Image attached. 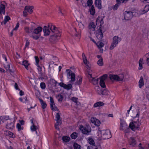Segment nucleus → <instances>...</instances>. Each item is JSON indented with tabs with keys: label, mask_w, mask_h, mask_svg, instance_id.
Returning a JSON list of instances; mask_svg holds the SVG:
<instances>
[{
	"label": "nucleus",
	"mask_w": 149,
	"mask_h": 149,
	"mask_svg": "<svg viewBox=\"0 0 149 149\" xmlns=\"http://www.w3.org/2000/svg\"><path fill=\"white\" fill-rule=\"evenodd\" d=\"M140 113L139 109H138L136 110V112H135L134 114L132 116L134 118V119L136 118H138V121H133L130 124V127L133 131H135L136 130L138 129L140 126V124L138 121V118Z\"/></svg>",
	"instance_id": "nucleus-1"
},
{
	"label": "nucleus",
	"mask_w": 149,
	"mask_h": 149,
	"mask_svg": "<svg viewBox=\"0 0 149 149\" xmlns=\"http://www.w3.org/2000/svg\"><path fill=\"white\" fill-rule=\"evenodd\" d=\"M91 72V71L90 70H88V78H92V81H94L95 82H96L95 83H97V81H98L99 80L100 84H105V81L107 79L108 77L107 74H104L98 79H96L92 77Z\"/></svg>",
	"instance_id": "nucleus-2"
},
{
	"label": "nucleus",
	"mask_w": 149,
	"mask_h": 149,
	"mask_svg": "<svg viewBox=\"0 0 149 149\" xmlns=\"http://www.w3.org/2000/svg\"><path fill=\"white\" fill-rule=\"evenodd\" d=\"M57 29L54 25H52V23L49 24L48 26H44L43 29L44 35L45 36H49L51 32L52 33Z\"/></svg>",
	"instance_id": "nucleus-3"
},
{
	"label": "nucleus",
	"mask_w": 149,
	"mask_h": 149,
	"mask_svg": "<svg viewBox=\"0 0 149 149\" xmlns=\"http://www.w3.org/2000/svg\"><path fill=\"white\" fill-rule=\"evenodd\" d=\"M49 38V40L54 43L57 42L61 35L60 31L57 29L52 33Z\"/></svg>",
	"instance_id": "nucleus-4"
},
{
	"label": "nucleus",
	"mask_w": 149,
	"mask_h": 149,
	"mask_svg": "<svg viewBox=\"0 0 149 149\" xmlns=\"http://www.w3.org/2000/svg\"><path fill=\"white\" fill-rule=\"evenodd\" d=\"M106 87L105 84H99V86H96L95 88L97 93L100 95H104L108 94L109 92L103 89V88Z\"/></svg>",
	"instance_id": "nucleus-5"
},
{
	"label": "nucleus",
	"mask_w": 149,
	"mask_h": 149,
	"mask_svg": "<svg viewBox=\"0 0 149 149\" xmlns=\"http://www.w3.org/2000/svg\"><path fill=\"white\" fill-rule=\"evenodd\" d=\"M42 30V28L40 26H38L36 28L33 26L32 34H34L37 35H32L31 36V37L36 40L38 39L40 36V33Z\"/></svg>",
	"instance_id": "nucleus-6"
},
{
	"label": "nucleus",
	"mask_w": 149,
	"mask_h": 149,
	"mask_svg": "<svg viewBox=\"0 0 149 149\" xmlns=\"http://www.w3.org/2000/svg\"><path fill=\"white\" fill-rule=\"evenodd\" d=\"M97 133L98 134H100L102 138L104 139H109L111 137V132L109 130H99Z\"/></svg>",
	"instance_id": "nucleus-7"
},
{
	"label": "nucleus",
	"mask_w": 149,
	"mask_h": 149,
	"mask_svg": "<svg viewBox=\"0 0 149 149\" xmlns=\"http://www.w3.org/2000/svg\"><path fill=\"white\" fill-rule=\"evenodd\" d=\"M124 76L123 74L119 75L110 74L109 75V78L111 80L118 81H124L125 79L124 78Z\"/></svg>",
	"instance_id": "nucleus-8"
},
{
	"label": "nucleus",
	"mask_w": 149,
	"mask_h": 149,
	"mask_svg": "<svg viewBox=\"0 0 149 149\" xmlns=\"http://www.w3.org/2000/svg\"><path fill=\"white\" fill-rule=\"evenodd\" d=\"M124 15L125 19L129 20L131 19L133 16H136L138 15V13L135 11H126L124 13Z\"/></svg>",
	"instance_id": "nucleus-9"
},
{
	"label": "nucleus",
	"mask_w": 149,
	"mask_h": 149,
	"mask_svg": "<svg viewBox=\"0 0 149 149\" xmlns=\"http://www.w3.org/2000/svg\"><path fill=\"white\" fill-rule=\"evenodd\" d=\"M121 40V38H119L118 36H114L113 38L112 42L109 48L110 49H113L118 45L119 42H120Z\"/></svg>",
	"instance_id": "nucleus-10"
},
{
	"label": "nucleus",
	"mask_w": 149,
	"mask_h": 149,
	"mask_svg": "<svg viewBox=\"0 0 149 149\" xmlns=\"http://www.w3.org/2000/svg\"><path fill=\"white\" fill-rule=\"evenodd\" d=\"M66 72L67 73V77L69 79H70L69 82L71 83L74 81L75 80V74L69 69H67Z\"/></svg>",
	"instance_id": "nucleus-11"
},
{
	"label": "nucleus",
	"mask_w": 149,
	"mask_h": 149,
	"mask_svg": "<svg viewBox=\"0 0 149 149\" xmlns=\"http://www.w3.org/2000/svg\"><path fill=\"white\" fill-rule=\"evenodd\" d=\"M79 128L82 133L84 134H87L91 131V128L89 126L84 127L82 125H80Z\"/></svg>",
	"instance_id": "nucleus-12"
},
{
	"label": "nucleus",
	"mask_w": 149,
	"mask_h": 149,
	"mask_svg": "<svg viewBox=\"0 0 149 149\" xmlns=\"http://www.w3.org/2000/svg\"><path fill=\"white\" fill-rule=\"evenodd\" d=\"M34 119L33 118L31 119L30 120V122L32 123V125L31 127V130L32 132H36V134L37 133L36 130L38 129V128L36 125L37 123L35 121H33Z\"/></svg>",
	"instance_id": "nucleus-13"
},
{
	"label": "nucleus",
	"mask_w": 149,
	"mask_h": 149,
	"mask_svg": "<svg viewBox=\"0 0 149 149\" xmlns=\"http://www.w3.org/2000/svg\"><path fill=\"white\" fill-rule=\"evenodd\" d=\"M128 126L124 120H120V130L125 131L128 128Z\"/></svg>",
	"instance_id": "nucleus-14"
},
{
	"label": "nucleus",
	"mask_w": 149,
	"mask_h": 149,
	"mask_svg": "<svg viewBox=\"0 0 149 149\" xmlns=\"http://www.w3.org/2000/svg\"><path fill=\"white\" fill-rule=\"evenodd\" d=\"M91 121L95 126L97 127L99 126L101 124L100 121L95 118H91Z\"/></svg>",
	"instance_id": "nucleus-15"
},
{
	"label": "nucleus",
	"mask_w": 149,
	"mask_h": 149,
	"mask_svg": "<svg viewBox=\"0 0 149 149\" xmlns=\"http://www.w3.org/2000/svg\"><path fill=\"white\" fill-rule=\"evenodd\" d=\"M6 127L8 129H13L14 127V123L13 121L11 120L8 121Z\"/></svg>",
	"instance_id": "nucleus-16"
},
{
	"label": "nucleus",
	"mask_w": 149,
	"mask_h": 149,
	"mask_svg": "<svg viewBox=\"0 0 149 149\" xmlns=\"http://www.w3.org/2000/svg\"><path fill=\"white\" fill-rule=\"evenodd\" d=\"M96 36L97 38L99 39H101L103 37V34L102 32L100 27L97 31Z\"/></svg>",
	"instance_id": "nucleus-17"
},
{
	"label": "nucleus",
	"mask_w": 149,
	"mask_h": 149,
	"mask_svg": "<svg viewBox=\"0 0 149 149\" xmlns=\"http://www.w3.org/2000/svg\"><path fill=\"white\" fill-rule=\"evenodd\" d=\"M5 7L4 5L0 2V17L1 18H2L1 14L3 13L4 14H5Z\"/></svg>",
	"instance_id": "nucleus-18"
},
{
	"label": "nucleus",
	"mask_w": 149,
	"mask_h": 149,
	"mask_svg": "<svg viewBox=\"0 0 149 149\" xmlns=\"http://www.w3.org/2000/svg\"><path fill=\"white\" fill-rule=\"evenodd\" d=\"M136 141L134 138L133 137L130 138L129 140V143L132 147H134L136 144Z\"/></svg>",
	"instance_id": "nucleus-19"
},
{
	"label": "nucleus",
	"mask_w": 149,
	"mask_h": 149,
	"mask_svg": "<svg viewBox=\"0 0 149 149\" xmlns=\"http://www.w3.org/2000/svg\"><path fill=\"white\" fill-rule=\"evenodd\" d=\"M95 27V25L94 23L93 22H91L88 26L89 31L91 32V31H92L94 33Z\"/></svg>",
	"instance_id": "nucleus-20"
},
{
	"label": "nucleus",
	"mask_w": 149,
	"mask_h": 149,
	"mask_svg": "<svg viewBox=\"0 0 149 149\" xmlns=\"http://www.w3.org/2000/svg\"><path fill=\"white\" fill-rule=\"evenodd\" d=\"M96 23L97 24L101 26L104 24L103 19L102 17H98L96 20Z\"/></svg>",
	"instance_id": "nucleus-21"
},
{
	"label": "nucleus",
	"mask_w": 149,
	"mask_h": 149,
	"mask_svg": "<svg viewBox=\"0 0 149 149\" xmlns=\"http://www.w3.org/2000/svg\"><path fill=\"white\" fill-rule=\"evenodd\" d=\"M59 85L67 90H69L72 88V84H59Z\"/></svg>",
	"instance_id": "nucleus-22"
},
{
	"label": "nucleus",
	"mask_w": 149,
	"mask_h": 149,
	"mask_svg": "<svg viewBox=\"0 0 149 149\" xmlns=\"http://www.w3.org/2000/svg\"><path fill=\"white\" fill-rule=\"evenodd\" d=\"M4 134L6 136H9L10 137L14 138L15 137V136L13 134L9 131H6L4 132Z\"/></svg>",
	"instance_id": "nucleus-23"
},
{
	"label": "nucleus",
	"mask_w": 149,
	"mask_h": 149,
	"mask_svg": "<svg viewBox=\"0 0 149 149\" xmlns=\"http://www.w3.org/2000/svg\"><path fill=\"white\" fill-rule=\"evenodd\" d=\"M95 4L96 7L100 9L102 7L101 1V0H95Z\"/></svg>",
	"instance_id": "nucleus-24"
},
{
	"label": "nucleus",
	"mask_w": 149,
	"mask_h": 149,
	"mask_svg": "<svg viewBox=\"0 0 149 149\" xmlns=\"http://www.w3.org/2000/svg\"><path fill=\"white\" fill-rule=\"evenodd\" d=\"M33 29V26H32L30 28H29V27H26L24 28V30L25 31L28 33H32V31Z\"/></svg>",
	"instance_id": "nucleus-25"
},
{
	"label": "nucleus",
	"mask_w": 149,
	"mask_h": 149,
	"mask_svg": "<svg viewBox=\"0 0 149 149\" xmlns=\"http://www.w3.org/2000/svg\"><path fill=\"white\" fill-rule=\"evenodd\" d=\"M33 7L32 6H26L25 7V10H26L28 13H31L33 12L32 9Z\"/></svg>",
	"instance_id": "nucleus-26"
},
{
	"label": "nucleus",
	"mask_w": 149,
	"mask_h": 149,
	"mask_svg": "<svg viewBox=\"0 0 149 149\" xmlns=\"http://www.w3.org/2000/svg\"><path fill=\"white\" fill-rule=\"evenodd\" d=\"M82 58L84 63L86 65H88V62L87 61L86 57L84 53L82 54Z\"/></svg>",
	"instance_id": "nucleus-27"
},
{
	"label": "nucleus",
	"mask_w": 149,
	"mask_h": 149,
	"mask_svg": "<svg viewBox=\"0 0 149 149\" xmlns=\"http://www.w3.org/2000/svg\"><path fill=\"white\" fill-rule=\"evenodd\" d=\"M39 100L40 101V103L41 104L42 108L43 109H44L46 108L47 106V104L41 98H39Z\"/></svg>",
	"instance_id": "nucleus-28"
},
{
	"label": "nucleus",
	"mask_w": 149,
	"mask_h": 149,
	"mask_svg": "<svg viewBox=\"0 0 149 149\" xmlns=\"http://www.w3.org/2000/svg\"><path fill=\"white\" fill-rule=\"evenodd\" d=\"M104 105V103L102 102H98L95 103L93 105L94 107H97Z\"/></svg>",
	"instance_id": "nucleus-29"
},
{
	"label": "nucleus",
	"mask_w": 149,
	"mask_h": 149,
	"mask_svg": "<svg viewBox=\"0 0 149 149\" xmlns=\"http://www.w3.org/2000/svg\"><path fill=\"white\" fill-rule=\"evenodd\" d=\"M89 10L91 15H94L95 14V10L94 7L93 5H92L91 7L89 8Z\"/></svg>",
	"instance_id": "nucleus-30"
},
{
	"label": "nucleus",
	"mask_w": 149,
	"mask_h": 149,
	"mask_svg": "<svg viewBox=\"0 0 149 149\" xmlns=\"http://www.w3.org/2000/svg\"><path fill=\"white\" fill-rule=\"evenodd\" d=\"M9 119V117L7 116H2L0 117V120L3 122H4L6 120Z\"/></svg>",
	"instance_id": "nucleus-31"
},
{
	"label": "nucleus",
	"mask_w": 149,
	"mask_h": 149,
	"mask_svg": "<svg viewBox=\"0 0 149 149\" xmlns=\"http://www.w3.org/2000/svg\"><path fill=\"white\" fill-rule=\"evenodd\" d=\"M62 140L65 142H68L70 140V138L69 136H63L62 137Z\"/></svg>",
	"instance_id": "nucleus-32"
},
{
	"label": "nucleus",
	"mask_w": 149,
	"mask_h": 149,
	"mask_svg": "<svg viewBox=\"0 0 149 149\" xmlns=\"http://www.w3.org/2000/svg\"><path fill=\"white\" fill-rule=\"evenodd\" d=\"M143 58H140L139 61V70H141L143 68L142 64H143Z\"/></svg>",
	"instance_id": "nucleus-33"
},
{
	"label": "nucleus",
	"mask_w": 149,
	"mask_h": 149,
	"mask_svg": "<svg viewBox=\"0 0 149 149\" xmlns=\"http://www.w3.org/2000/svg\"><path fill=\"white\" fill-rule=\"evenodd\" d=\"M56 98L58 102H62L63 99V97L62 95L59 94L57 96Z\"/></svg>",
	"instance_id": "nucleus-34"
},
{
	"label": "nucleus",
	"mask_w": 149,
	"mask_h": 149,
	"mask_svg": "<svg viewBox=\"0 0 149 149\" xmlns=\"http://www.w3.org/2000/svg\"><path fill=\"white\" fill-rule=\"evenodd\" d=\"M88 141L90 145L93 146L95 145V143L94 140L92 138H90L88 139Z\"/></svg>",
	"instance_id": "nucleus-35"
},
{
	"label": "nucleus",
	"mask_w": 149,
	"mask_h": 149,
	"mask_svg": "<svg viewBox=\"0 0 149 149\" xmlns=\"http://www.w3.org/2000/svg\"><path fill=\"white\" fill-rule=\"evenodd\" d=\"M22 65L25 66L27 70H28V66L29 64L28 63V61H27L25 60L24 61L22 62Z\"/></svg>",
	"instance_id": "nucleus-36"
},
{
	"label": "nucleus",
	"mask_w": 149,
	"mask_h": 149,
	"mask_svg": "<svg viewBox=\"0 0 149 149\" xmlns=\"http://www.w3.org/2000/svg\"><path fill=\"white\" fill-rule=\"evenodd\" d=\"M19 100L21 102L23 103H26L28 101V100H27V97H26L23 98L22 97H20Z\"/></svg>",
	"instance_id": "nucleus-37"
},
{
	"label": "nucleus",
	"mask_w": 149,
	"mask_h": 149,
	"mask_svg": "<svg viewBox=\"0 0 149 149\" xmlns=\"http://www.w3.org/2000/svg\"><path fill=\"white\" fill-rule=\"evenodd\" d=\"M61 124V121H60L59 122H56L55 125V129L58 130H59V126Z\"/></svg>",
	"instance_id": "nucleus-38"
},
{
	"label": "nucleus",
	"mask_w": 149,
	"mask_h": 149,
	"mask_svg": "<svg viewBox=\"0 0 149 149\" xmlns=\"http://www.w3.org/2000/svg\"><path fill=\"white\" fill-rule=\"evenodd\" d=\"M144 56L146 58V64L149 66V52L145 54Z\"/></svg>",
	"instance_id": "nucleus-39"
},
{
	"label": "nucleus",
	"mask_w": 149,
	"mask_h": 149,
	"mask_svg": "<svg viewBox=\"0 0 149 149\" xmlns=\"http://www.w3.org/2000/svg\"><path fill=\"white\" fill-rule=\"evenodd\" d=\"M70 136L72 139H75L78 136V134L76 132H74Z\"/></svg>",
	"instance_id": "nucleus-40"
},
{
	"label": "nucleus",
	"mask_w": 149,
	"mask_h": 149,
	"mask_svg": "<svg viewBox=\"0 0 149 149\" xmlns=\"http://www.w3.org/2000/svg\"><path fill=\"white\" fill-rule=\"evenodd\" d=\"M74 149H81V147L80 145L76 143H74L73 145Z\"/></svg>",
	"instance_id": "nucleus-41"
},
{
	"label": "nucleus",
	"mask_w": 149,
	"mask_h": 149,
	"mask_svg": "<svg viewBox=\"0 0 149 149\" xmlns=\"http://www.w3.org/2000/svg\"><path fill=\"white\" fill-rule=\"evenodd\" d=\"M4 67L7 71L10 70V66L9 63H6L4 64Z\"/></svg>",
	"instance_id": "nucleus-42"
},
{
	"label": "nucleus",
	"mask_w": 149,
	"mask_h": 149,
	"mask_svg": "<svg viewBox=\"0 0 149 149\" xmlns=\"http://www.w3.org/2000/svg\"><path fill=\"white\" fill-rule=\"evenodd\" d=\"M149 10V5H146L144 8L143 13L147 12Z\"/></svg>",
	"instance_id": "nucleus-43"
},
{
	"label": "nucleus",
	"mask_w": 149,
	"mask_h": 149,
	"mask_svg": "<svg viewBox=\"0 0 149 149\" xmlns=\"http://www.w3.org/2000/svg\"><path fill=\"white\" fill-rule=\"evenodd\" d=\"M97 63L99 66H102L103 64L102 58H101L99 59L97 61Z\"/></svg>",
	"instance_id": "nucleus-44"
},
{
	"label": "nucleus",
	"mask_w": 149,
	"mask_h": 149,
	"mask_svg": "<svg viewBox=\"0 0 149 149\" xmlns=\"http://www.w3.org/2000/svg\"><path fill=\"white\" fill-rule=\"evenodd\" d=\"M60 116L58 113H57L56 116V122L61 121V120L60 119Z\"/></svg>",
	"instance_id": "nucleus-45"
},
{
	"label": "nucleus",
	"mask_w": 149,
	"mask_h": 149,
	"mask_svg": "<svg viewBox=\"0 0 149 149\" xmlns=\"http://www.w3.org/2000/svg\"><path fill=\"white\" fill-rule=\"evenodd\" d=\"M96 45H97L98 47L99 48H101L104 45V43L102 42H97V43Z\"/></svg>",
	"instance_id": "nucleus-46"
},
{
	"label": "nucleus",
	"mask_w": 149,
	"mask_h": 149,
	"mask_svg": "<svg viewBox=\"0 0 149 149\" xmlns=\"http://www.w3.org/2000/svg\"><path fill=\"white\" fill-rule=\"evenodd\" d=\"M50 107L54 106L55 103L53 98L52 97H50Z\"/></svg>",
	"instance_id": "nucleus-47"
},
{
	"label": "nucleus",
	"mask_w": 149,
	"mask_h": 149,
	"mask_svg": "<svg viewBox=\"0 0 149 149\" xmlns=\"http://www.w3.org/2000/svg\"><path fill=\"white\" fill-rule=\"evenodd\" d=\"M78 98L76 97H72L71 98V100L74 102L76 104H77L79 102L77 101Z\"/></svg>",
	"instance_id": "nucleus-48"
},
{
	"label": "nucleus",
	"mask_w": 149,
	"mask_h": 149,
	"mask_svg": "<svg viewBox=\"0 0 149 149\" xmlns=\"http://www.w3.org/2000/svg\"><path fill=\"white\" fill-rule=\"evenodd\" d=\"M10 19V18L9 16H6L3 22L4 24H5L6 22Z\"/></svg>",
	"instance_id": "nucleus-49"
},
{
	"label": "nucleus",
	"mask_w": 149,
	"mask_h": 149,
	"mask_svg": "<svg viewBox=\"0 0 149 149\" xmlns=\"http://www.w3.org/2000/svg\"><path fill=\"white\" fill-rule=\"evenodd\" d=\"M93 1L92 0H88L87 2V4L88 6H91L93 4Z\"/></svg>",
	"instance_id": "nucleus-50"
},
{
	"label": "nucleus",
	"mask_w": 149,
	"mask_h": 149,
	"mask_svg": "<svg viewBox=\"0 0 149 149\" xmlns=\"http://www.w3.org/2000/svg\"><path fill=\"white\" fill-rule=\"evenodd\" d=\"M57 83V82L54 79H51L49 80L50 84H56Z\"/></svg>",
	"instance_id": "nucleus-51"
},
{
	"label": "nucleus",
	"mask_w": 149,
	"mask_h": 149,
	"mask_svg": "<svg viewBox=\"0 0 149 149\" xmlns=\"http://www.w3.org/2000/svg\"><path fill=\"white\" fill-rule=\"evenodd\" d=\"M17 128L18 131H20L22 130H23V128H22L21 125L19 123L17 124Z\"/></svg>",
	"instance_id": "nucleus-52"
},
{
	"label": "nucleus",
	"mask_w": 149,
	"mask_h": 149,
	"mask_svg": "<svg viewBox=\"0 0 149 149\" xmlns=\"http://www.w3.org/2000/svg\"><path fill=\"white\" fill-rule=\"evenodd\" d=\"M35 58L36 60V65L37 66H38V65H39V61L38 58V57L37 56H35Z\"/></svg>",
	"instance_id": "nucleus-53"
},
{
	"label": "nucleus",
	"mask_w": 149,
	"mask_h": 149,
	"mask_svg": "<svg viewBox=\"0 0 149 149\" xmlns=\"http://www.w3.org/2000/svg\"><path fill=\"white\" fill-rule=\"evenodd\" d=\"M79 26L81 29H82L84 28V24L81 22L79 23Z\"/></svg>",
	"instance_id": "nucleus-54"
},
{
	"label": "nucleus",
	"mask_w": 149,
	"mask_h": 149,
	"mask_svg": "<svg viewBox=\"0 0 149 149\" xmlns=\"http://www.w3.org/2000/svg\"><path fill=\"white\" fill-rule=\"evenodd\" d=\"M119 5L117 3L113 7V8L114 10H116L119 7Z\"/></svg>",
	"instance_id": "nucleus-55"
},
{
	"label": "nucleus",
	"mask_w": 149,
	"mask_h": 149,
	"mask_svg": "<svg viewBox=\"0 0 149 149\" xmlns=\"http://www.w3.org/2000/svg\"><path fill=\"white\" fill-rule=\"evenodd\" d=\"M77 84H80L81 83L82 78L80 77H78V78L77 79Z\"/></svg>",
	"instance_id": "nucleus-56"
},
{
	"label": "nucleus",
	"mask_w": 149,
	"mask_h": 149,
	"mask_svg": "<svg viewBox=\"0 0 149 149\" xmlns=\"http://www.w3.org/2000/svg\"><path fill=\"white\" fill-rule=\"evenodd\" d=\"M51 108L52 110L54 111H57L58 110V108L57 107L54 105V106H52L51 107Z\"/></svg>",
	"instance_id": "nucleus-57"
},
{
	"label": "nucleus",
	"mask_w": 149,
	"mask_h": 149,
	"mask_svg": "<svg viewBox=\"0 0 149 149\" xmlns=\"http://www.w3.org/2000/svg\"><path fill=\"white\" fill-rule=\"evenodd\" d=\"M117 3L120 5L121 3H125L124 0H116Z\"/></svg>",
	"instance_id": "nucleus-58"
},
{
	"label": "nucleus",
	"mask_w": 149,
	"mask_h": 149,
	"mask_svg": "<svg viewBox=\"0 0 149 149\" xmlns=\"http://www.w3.org/2000/svg\"><path fill=\"white\" fill-rule=\"evenodd\" d=\"M26 43L25 45V48L26 47H28L29 45V42L26 39Z\"/></svg>",
	"instance_id": "nucleus-59"
},
{
	"label": "nucleus",
	"mask_w": 149,
	"mask_h": 149,
	"mask_svg": "<svg viewBox=\"0 0 149 149\" xmlns=\"http://www.w3.org/2000/svg\"><path fill=\"white\" fill-rule=\"evenodd\" d=\"M143 77H140V79L139 81V84H143Z\"/></svg>",
	"instance_id": "nucleus-60"
},
{
	"label": "nucleus",
	"mask_w": 149,
	"mask_h": 149,
	"mask_svg": "<svg viewBox=\"0 0 149 149\" xmlns=\"http://www.w3.org/2000/svg\"><path fill=\"white\" fill-rule=\"evenodd\" d=\"M19 23H17L16 26L15 27V28L13 29V31L14 30H17L19 27Z\"/></svg>",
	"instance_id": "nucleus-61"
},
{
	"label": "nucleus",
	"mask_w": 149,
	"mask_h": 149,
	"mask_svg": "<svg viewBox=\"0 0 149 149\" xmlns=\"http://www.w3.org/2000/svg\"><path fill=\"white\" fill-rule=\"evenodd\" d=\"M146 93L148 99H149V88H148L146 90Z\"/></svg>",
	"instance_id": "nucleus-62"
},
{
	"label": "nucleus",
	"mask_w": 149,
	"mask_h": 149,
	"mask_svg": "<svg viewBox=\"0 0 149 149\" xmlns=\"http://www.w3.org/2000/svg\"><path fill=\"white\" fill-rule=\"evenodd\" d=\"M26 11V10H25V9H24V10L23 12V15L24 17H26L27 15V13Z\"/></svg>",
	"instance_id": "nucleus-63"
},
{
	"label": "nucleus",
	"mask_w": 149,
	"mask_h": 149,
	"mask_svg": "<svg viewBox=\"0 0 149 149\" xmlns=\"http://www.w3.org/2000/svg\"><path fill=\"white\" fill-rule=\"evenodd\" d=\"M40 86L41 88L42 89H45L46 87L45 84H40Z\"/></svg>",
	"instance_id": "nucleus-64"
}]
</instances>
